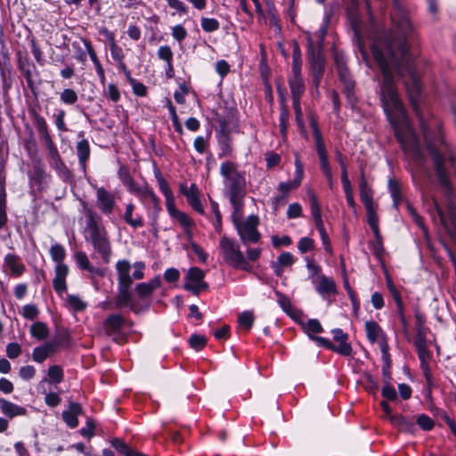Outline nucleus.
I'll return each mask as SVG.
<instances>
[{
  "mask_svg": "<svg viewBox=\"0 0 456 456\" xmlns=\"http://www.w3.org/2000/svg\"><path fill=\"white\" fill-rule=\"evenodd\" d=\"M364 326L368 339L371 343L376 342L382 332L380 326L374 321H367Z\"/></svg>",
  "mask_w": 456,
  "mask_h": 456,
  "instance_id": "72a5a7b5",
  "label": "nucleus"
},
{
  "mask_svg": "<svg viewBox=\"0 0 456 456\" xmlns=\"http://www.w3.org/2000/svg\"><path fill=\"white\" fill-rule=\"evenodd\" d=\"M314 247V240L308 237H303L298 241V250L302 253H307L308 251L312 250Z\"/></svg>",
  "mask_w": 456,
  "mask_h": 456,
  "instance_id": "603ef678",
  "label": "nucleus"
},
{
  "mask_svg": "<svg viewBox=\"0 0 456 456\" xmlns=\"http://www.w3.org/2000/svg\"><path fill=\"white\" fill-rule=\"evenodd\" d=\"M395 422L402 429H404L409 432L412 431L415 428L413 421L403 416H397L395 419Z\"/></svg>",
  "mask_w": 456,
  "mask_h": 456,
  "instance_id": "864d4df0",
  "label": "nucleus"
},
{
  "mask_svg": "<svg viewBox=\"0 0 456 456\" xmlns=\"http://www.w3.org/2000/svg\"><path fill=\"white\" fill-rule=\"evenodd\" d=\"M275 294L278 297V304L280 305V306L282 308L283 311L290 314L292 305L289 298L279 291H275Z\"/></svg>",
  "mask_w": 456,
  "mask_h": 456,
  "instance_id": "3c124183",
  "label": "nucleus"
},
{
  "mask_svg": "<svg viewBox=\"0 0 456 456\" xmlns=\"http://www.w3.org/2000/svg\"><path fill=\"white\" fill-rule=\"evenodd\" d=\"M243 199L244 198H237L236 201L230 200V203L232 207V221L235 227L243 223V221H241Z\"/></svg>",
  "mask_w": 456,
  "mask_h": 456,
  "instance_id": "2f4dec72",
  "label": "nucleus"
},
{
  "mask_svg": "<svg viewBox=\"0 0 456 456\" xmlns=\"http://www.w3.org/2000/svg\"><path fill=\"white\" fill-rule=\"evenodd\" d=\"M82 413V407L77 403H69V409L62 412V419L65 423L71 428H77L78 425L77 416Z\"/></svg>",
  "mask_w": 456,
  "mask_h": 456,
  "instance_id": "f3484780",
  "label": "nucleus"
},
{
  "mask_svg": "<svg viewBox=\"0 0 456 456\" xmlns=\"http://www.w3.org/2000/svg\"><path fill=\"white\" fill-rule=\"evenodd\" d=\"M258 223V217L251 215L241 224L235 227L243 244L247 245L259 241L261 234L257 231Z\"/></svg>",
  "mask_w": 456,
  "mask_h": 456,
  "instance_id": "6e6552de",
  "label": "nucleus"
},
{
  "mask_svg": "<svg viewBox=\"0 0 456 456\" xmlns=\"http://www.w3.org/2000/svg\"><path fill=\"white\" fill-rule=\"evenodd\" d=\"M77 154L78 157L79 165L82 169L86 171V161L90 156V146L86 139H82L77 143Z\"/></svg>",
  "mask_w": 456,
  "mask_h": 456,
  "instance_id": "393cba45",
  "label": "nucleus"
},
{
  "mask_svg": "<svg viewBox=\"0 0 456 456\" xmlns=\"http://www.w3.org/2000/svg\"><path fill=\"white\" fill-rule=\"evenodd\" d=\"M74 257L80 269L86 270L92 273L101 274V272L91 265L88 256L85 252L77 251L75 253Z\"/></svg>",
  "mask_w": 456,
  "mask_h": 456,
  "instance_id": "cd10ccee",
  "label": "nucleus"
},
{
  "mask_svg": "<svg viewBox=\"0 0 456 456\" xmlns=\"http://www.w3.org/2000/svg\"><path fill=\"white\" fill-rule=\"evenodd\" d=\"M128 324L129 326L132 324L131 322H126L125 318H123L120 314H110L109 315L103 322V329L105 333L108 336H111L118 332L121 328L125 324Z\"/></svg>",
  "mask_w": 456,
  "mask_h": 456,
  "instance_id": "ddd939ff",
  "label": "nucleus"
},
{
  "mask_svg": "<svg viewBox=\"0 0 456 456\" xmlns=\"http://www.w3.org/2000/svg\"><path fill=\"white\" fill-rule=\"evenodd\" d=\"M131 286L132 284H118V294L115 299L117 308H122L129 305L132 311L136 312L135 306L131 303Z\"/></svg>",
  "mask_w": 456,
  "mask_h": 456,
  "instance_id": "f8f14e48",
  "label": "nucleus"
},
{
  "mask_svg": "<svg viewBox=\"0 0 456 456\" xmlns=\"http://www.w3.org/2000/svg\"><path fill=\"white\" fill-rule=\"evenodd\" d=\"M364 207L367 212L368 224L372 229L376 239H379V230L378 225L379 218L378 215L376 214L375 204L372 203L370 205H365Z\"/></svg>",
  "mask_w": 456,
  "mask_h": 456,
  "instance_id": "c756f323",
  "label": "nucleus"
},
{
  "mask_svg": "<svg viewBox=\"0 0 456 456\" xmlns=\"http://www.w3.org/2000/svg\"><path fill=\"white\" fill-rule=\"evenodd\" d=\"M333 339L338 342V345L348 344V335L345 333L341 329H334L331 330Z\"/></svg>",
  "mask_w": 456,
  "mask_h": 456,
  "instance_id": "774afa93",
  "label": "nucleus"
},
{
  "mask_svg": "<svg viewBox=\"0 0 456 456\" xmlns=\"http://www.w3.org/2000/svg\"><path fill=\"white\" fill-rule=\"evenodd\" d=\"M61 101L66 104H74L77 101V94L73 89H64L61 94Z\"/></svg>",
  "mask_w": 456,
  "mask_h": 456,
  "instance_id": "de8ad7c7",
  "label": "nucleus"
},
{
  "mask_svg": "<svg viewBox=\"0 0 456 456\" xmlns=\"http://www.w3.org/2000/svg\"><path fill=\"white\" fill-rule=\"evenodd\" d=\"M393 4L390 28L372 39L370 47L373 57H406L413 54L410 53L408 44L415 39V28L402 0H393Z\"/></svg>",
  "mask_w": 456,
  "mask_h": 456,
  "instance_id": "f03ea898",
  "label": "nucleus"
},
{
  "mask_svg": "<svg viewBox=\"0 0 456 456\" xmlns=\"http://www.w3.org/2000/svg\"><path fill=\"white\" fill-rule=\"evenodd\" d=\"M161 285V280L159 276L153 278L148 282L138 283L135 291L141 298H145Z\"/></svg>",
  "mask_w": 456,
  "mask_h": 456,
  "instance_id": "aec40b11",
  "label": "nucleus"
},
{
  "mask_svg": "<svg viewBox=\"0 0 456 456\" xmlns=\"http://www.w3.org/2000/svg\"><path fill=\"white\" fill-rule=\"evenodd\" d=\"M205 273L199 267H191L185 277L184 289L198 295L201 290H206L208 285L203 281Z\"/></svg>",
  "mask_w": 456,
  "mask_h": 456,
  "instance_id": "1a4fd4ad",
  "label": "nucleus"
},
{
  "mask_svg": "<svg viewBox=\"0 0 456 456\" xmlns=\"http://www.w3.org/2000/svg\"><path fill=\"white\" fill-rule=\"evenodd\" d=\"M413 344L420 362L428 361L431 358V353L428 349L425 331L416 332Z\"/></svg>",
  "mask_w": 456,
  "mask_h": 456,
  "instance_id": "2eb2a0df",
  "label": "nucleus"
},
{
  "mask_svg": "<svg viewBox=\"0 0 456 456\" xmlns=\"http://www.w3.org/2000/svg\"><path fill=\"white\" fill-rule=\"evenodd\" d=\"M48 356L47 351L42 346L35 347L32 353L33 360L39 363L43 362Z\"/></svg>",
  "mask_w": 456,
  "mask_h": 456,
  "instance_id": "13d9d810",
  "label": "nucleus"
},
{
  "mask_svg": "<svg viewBox=\"0 0 456 456\" xmlns=\"http://www.w3.org/2000/svg\"><path fill=\"white\" fill-rule=\"evenodd\" d=\"M189 343L193 349L200 351L206 346L207 338L204 336L193 334L191 336Z\"/></svg>",
  "mask_w": 456,
  "mask_h": 456,
  "instance_id": "49530a36",
  "label": "nucleus"
},
{
  "mask_svg": "<svg viewBox=\"0 0 456 456\" xmlns=\"http://www.w3.org/2000/svg\"><path fill=\"white\" fill-rule=\"evenodd\" d=\"M220 248L224 261L235 269L251 272L252 266L241 252L239 244L227 236L220 240Z\"/></svg>",
  "mask_w": 456,
  "mask_h": 456,
  "instance_id": "39448f33",
  "label": "nucleus"
},
{
  "mask_svg": "<svg viewBox=\"0 0 456 456\" xmlns=\"http://www.w3.org/2000/svg\"><path fill=\"white\" fill-rule=\"evenodd\" d=\"M325 61L324 59H311V68L314 83L316 86L319 84L320 79L324 70Z\"/></svg>",
  "mask_w": 456,
  "mask_h": 456,
  "instance_id": "f704fd0d",
  "label": "nucleus"
},
{
  "mask_svg": "<svg viewBox=\"0 0 456 456\" xmlns=\"http://www.w3.org/2000/svg\"><path fill=\"white\" fill-rule=\"evenodd\" d=\"M167 5L175 12L173 15H184L189 12V6L181 0H167Z\"/></svg>",
  "mask_w": 456,
  "mask_h": 456,
  "instance_id": "58836bf2",
  "label": "nucleus"
},
{
  "mask_svg": "<svg viewBox=\"0 0 456 456\" xmlns=\"http://www.w3.org/2000/svg\"><path fill=\"white\" fill-rule=\"evenodd\" d=\"M302 208L298 203H292L289 205L287 209V217L289 219L301 216Z\"/></svg>",
  "mask_w": 456,
  "mask_h": 456,
  "instance_id": "0e129e2a",
  "label": "nucleus"
},
{
  "mask_svg": "<svg viewBox=\"0 0 456 456\" xmlns=\"http://www.w3.org/2000/svg\"><path fill=\"white\" fill-rule=\"evenodd\" d=\"M372 60L377 61L383 75L380 89L382 107L402 149L410 154L416 162L423 161L424 156L419 142L410 126L406 110L394 84L395 74H397L403 81L411 105L419 118L428 151L434 162L438 182L444 188L446 196L450 198L453 190L445 162L450 163L456 176V151L444 139L439 121L435 118L427 120L420 111L419 102L422 86L420 74L413 59H364L366 65H371Z\"/></svg>",
  "mask_w": 456,
  "mask_h": 456,
  "instance_id": "f257e3e1",
  "label": "nucleus"
},
{
  "mask_svg": "<svg viewBox=\"0 0 456 456\" xmlns=\"http://www.w3.org/2000/svg\"><path fill=\"white\" fill-rule=\"evenodd\" d=\"M47 375L50 379V381L55 384L61 383L64 378L63 370L59 365H53L49 367Z\"/></svg>",
  "mask_w": 456,
  "mask_h": 456,
  "instance_id": "a19ab883",
  "label": "nucleus"
},
{
  "mask_svg": "<svg viewBox=\"0 0 456 456\" xmlns=\"http://www.w3.org/2000/svg\"><path fill=\"white\" fill-rule=\"evenodd\" d=\"M202 29L207 33L216 31L220 28L219 21L215 18L202 17L200 20Z\"/></svg>",
  "mask_w": 456,
  "mask_h": 456,
  "instance_id": "ea45409f",
  "label": "nucleus"
},
{
  "mask_svg": "<svg viewBox=\"0 0 456 456\" xmlns=\"http://www.w3.org/2000/svg\"><path fill=\"white\" fill-rule=\"evenodd\" d=\"M172 37L178 42H182L187 37V30L183 25H175L172 28Z\"/></svg>",
  "mask_w": 456,
  "mask_h": 456,
  "instance_id": "5fc2aeb1",
  "label": "nucleus"
},
{
  "mask_svg": "<svg viewBox=\"0 0 456 456\" xmlns=\"http://www.w3.org/2000/svg\"><path fill=\"white\" fill-rule=\"evenodd\" d=\"M52 259L57 263L54 273L55 276L53 280V286L55 291L61 295L67 290L66 277L69 273V268L62 263L66 256V251L62 245L54 244L50 248Z\"/></svg>",
  "mask_w": 456,
  "mask_h": 456,
  "instance_id": "423d86ee",
  "label": "nucleus"
},
{
  "mask_svg": "<svg viewBox=\"0 0 456 456\" xmlns=\"http://www.w3.org/2000/svg\"><path fill=\"white\" fill-rule=\"evenodd\" d=\"M436 205V208L440 216V220L442 224L450 230L452 236L456 240V208L452 205V203H449L447 207V216L443 212L442 208L438 206L437 202L434 200Z\"/></svg>",
  "mask_w": 456,
  "mask_h": 456,
  "instance_id": "9d476101",
  "label": "nucleus"
},
{
  "mask_svg": "<svg viewBox=\"0 0 456 456\" xmlns=\"http://www.w3.org/2000/svg\"><path fill=\"white\" fill-rule=\"evenodd\" d=\"M388 189H389L391 197L393 198L394 206L395 208H397L399 203L402 200V194H401L400 187L395 181L389 180L388 181Z\"/></svg>",
  "mask_w": 456,
  "mask_h": 456,
  "instance_id": "79ce46f5",
  "label": "nucleus"
},
{
  "mask_svg": "<svg viewBox=\"0 0 456 456\" xmlns=\"http://www.w3.org/2000/svg\"><path fill=\"white\" fill-rule=\"evenodd\" d=\"M0 409L4 415L11 419L27 414V410L24 407L14 404L4 398H0Z\"/></svg>",
  "mask_w": 456,
  "mask_h": 456,
  "instance_id": "6ab92c4d",
  "label": "nucleus"
},
{
  "mask_svg": "<svg viewBox=\"0 0 456 456\" xmlns=\"http://www.w3.org/2000/svg\"><path fill=\"white\" fill-rule=\"evenodd\" d=\"M86 240L90 241L94 250L101 256L104 263H109L111 256V246L108 232L103 226L95 221L92 212L86 216Z\"/></svg>",
  "mask_w": 456,
  "mask_h": 456,
  "instance_id": "20e7f679",
  "label": "nucleus"
},
{
  "mask_svg": "<svg viewBox=\"0 0 456 456\" xmlns=\"http://www.w3.org/2000/svg\"><path fill=\"white\" fill-rule=\"evenodd\" d=\"M48 328L45 323L42 322H35L30 327V334L32 337L41 340L48 336Z\"/></svg>",
  "mask_w": 456,
  "mask_h": 456,
  "instance_id": "e433bc0d",
  "label": "nucleus"
},
{
  "mask_svg": "<svg viewBox=\"0 0 456 456\" xmlns=\"http://www.w3.org/2000/svg\"><path fill=\"white\" fill-rule=\"evenodd\" d=\"M38 314V310L35 305H26L22 308V315L28 320H34Z\"/></svg>",
  "mask_w": 456,
  "mask_h": 456,
  "instance_id": "680f3d73",
  "label": "nucleus"
},
{
  "mask_svg": "<svg viewBox=\"0 0 456 456\" xmlns=\"http://www.w3.org/2000/svg\"><path fill=\"white\" fill-rule=\"evenodd\" d=\"M167 107H168V110H169L170 116H171V120H172V123H173L175 130L177 133L182 134L183 133L182 125H181V123L179 121L178 116H177L176 111H175V109L173 106V104H172L170 100H167Z\"/></svg>",
  "mask_w": 456,
  "mask_h": 456,
  "instance_id": "a18cd8bd",
  "label": "nucleus"
},
{
  "mask_svg": "<svg viewBox=\"0 0 456 456\" xmlns=\"http://www.w3.org/2000/svg\"><path fill=\"white\" fill-rule=\"evenodd\" d=\"M289 124V111L286 108H282L280 113V128L281 133L285 134L287 132Z\"/></svg>",
  "mask_w": 456,
  "mask_h": 456,
  "instance_id": "69168bd1",
  "label": "nucleus"
},
{
  "mask_svg": "<svg viewBox=\"0 0 456 456\" xmlns=\"http://www.w3.org/2000/svg\"><path fill=\"white\" fill-rule=\"evenodd\" d=\"M7 223L6 193L4 185H0V229Z\"/></svg>",
  "mask_w": 456,
  "mask_h": 456,
  "instance_id": "4c0bfd02",
  "label": "nucleus"
},
{
  "mask_svg": "<svg viewBox=\"0 0 456 456\" xmlns=\"http://www.w3.org/2000/svg\"><path fill=\"white\" fill-rule=\"evenodd\" d=\"M69 305L75 311H83L86 305L82 299L75 295H70L67 298Z\"/></svg>",
  "mask_w": 456,
  "mask_h": 456,
  "instance_id": "09e8293b",
  "label": "nucleus"
},
{
  "mask_svg": "<svg viewBox=\"0 0 456 456\" xmlns=\"http://www.w3.org/2000/svg\"><path fill=\"white\" fill-rule=\"evenodd\" d=\"M383 360H384V365L382 367V375L384 378V382L389 383L390 380L392 379L391 371H390L391 361H390L388 354L385 350H383Z\"/></svg>",
  "mask_w": 456,
  "mask_h": 456,
  "instance_id": "37998d69",
  "label": "nucleus"
},
{
  "mask_svg": "<svg viewBox=\"0 0 456 456\" xmlns=\"http://www.w3.org/2000/svg\"><path fill=\"white\" fill-rule=\"evenodd\" d=\"M220 175L224 178V193L229 200L236 201L237 198H244L246 194V178L238 166L232 161H224L220 166Z\"/></svg>",
  "mask_w": 456,
  "mask_h": 456,
  "instance_id": "7ed1b4c3",
  "label": "nucleus"
},
{
  "mask_svg": "<svg viewBox=\"0 0 456 456\" xmlns=\"http://www.w3.org/2000/svg\"><path fill=\"white\" fill-rule=\"evenodd\" d=\"M34 120H35V125L37 126V129L38 133L40 134V135L49 133L47 123L42 116L36 114Z\"/></svg>",
  "mask_w": 456,
  "mask_h": 456,
  "instance_id": "4d7b16f0",
  "label": "nucleus"
},
{
  "mask_svg": "<svg viewBox=\"0 0 456 456\" xmlns=\"http://www.w3.org/2000/svg\"><path fill=\"white\" fill-rule=\"evenodd\" d=\"M112 445L124 456H128L131 453L132 449L120 439H114Z\"/></svg>",
  "mask_w": 456,
  "mask_h": 456,
  "instance_id": "052dcab7",
  "label": "nucleus"
},
{
  "mask_svg": "<svg viewBox=\"0 0 456 456\" xmlns=\"http://www.w3.org/2000/svg\"><path fill=\"white\" fill-rule=\"evenodd\" d=\"M134 205L133 203H129L126 207V211L124 214V220L127 224L131 227L136 229L143 226V220L142 216H138L135 218H133V212L134 210Z\"/></svg>",
  "mask_w": 456,
  "mask_h": 456,
  "instance_id": "c85d7f7f",
  "label": "nucleus"
},
{
  "mask_svg": "<svg viewBox=\"0 0 456 456\" xmlns=\"http://www.w3.org/2000/svg\"><path fill=\"white\" fill-rule=\"evenodd\" d=\"M310 208H311V214L314 220L315 226L323 224L322 219V211L320 205L318 203L317 198L314 194L311 195L310 198Z\"/></svg>",
  "mask_w": 456,
  "mask_h": 456,
  "instance_id": "c9c22d12",
  "label": "nucleus"
},
{
  "mask_svg": "<svg viewBox=\"0 0 456 456\" xmlns=\"http://www.w3.org/2000/svg\"><path fill=\"white\" fill-rule=\"evenodd\" d=\"M272 243L274 248H280L281 246H289L292 243V240L288 235H283L282 237L274 235L272 237Z\"/></svg>",
  "mask_w": 456,
  "mask_h": 456,
  "instance_id": "e2e57ef3",
  "label": "nucleus"
},
{
  "mask_svg": "<svg viewBox=\"0 0 456 456\" xmlns=\"http://www.w3.org/2000/svg\"><path fill=\"white\" fill-rule=\"evenodd\" d=\"M96 203L99 209L104 215H110L115 206V198L105 188L100 187L96 191Z\"/></svg>",
  "mask_w": 456,
  "mask_h": 456,
  "instance_id": "9b49d317",
  "label": "nucleus"
},
{
  "mask_svg": "<svg viewBox=\"0 0 456 456\" xmlns=\"http://www.w3.org/2000/svg\"><path fill=\"white\" fill-rule=\"evenodd\" d=\"M313 340L327 349L336 352L343 356H350L353 349L350 344L334 345L330 339L322 337H311Z\"/></svg>",
  "mask_w": 456,
  "mask_h": 456,
  "instance_id": "4468645a",
  "label": "nucleus"
},
{
  "mask_svg": "<svg viewBox=\"0 0 456 456\" xmlns=\"http://www.w3.org/2000/svg\"><path fill=\"white\" fill-rule=\"evenodd\" d=\"M36 369L32 365L22 366L19 370L20 377L24 380H29L34 378Z\"/></svg>",
  "mask_w": 456,
  "mask_h": 456,
  "instance_id": "bf43d9fd",
  "label": "nucleus"
},
{
  "mask_svg": "<svg viewBox=\"0 0 456 456\" xmlns=\"http://www.w3.org/2000/svg\"><path fill=\"white\" fill-rule=\"evenodd\" d=\"M335 60L340 80L344 84V87H346V89L348 91L352 88V86H354V82L352 79V77L349 74L347 69L345 67L344 59Z\"/></svg>",
  "mask_w": 456,
  "mask_h": 456,
  "instance_id": "a878e982",
  "label": "nucleus"
},
{
  "mask_svg": "<svg viewBox=\"0 0 456 456\" xmlns=\"http://www.w3.org/2000/svg\"><path fill=\"white\" fill-rule=\"evenodd\" d=\"M313 134H314V144H315V149H316L318 157L322 156V155H327L328 152H327V150L325 147V143H324L322 133L319 130V128L315 123L313 124Z\"/></svg>",
  "mask_w": 456,
  "mask_h": 456,
  "instance_id": "473e14b6",
  "label": "nucleus"
},
{
  "mask_svg": "<svg viewBox=\"0 0 456 456\" xmlns=\"http://www.w3.org/2000/svg\"><path fill=\"white\" fill-rule=\"evenodd\" d=\"M305 329L313 333H321L323 330L321 322L317 319H309L305 324Z\"/></svg>",
  "mask_w": 456,
  "mask_h": 456,
  "instance_id": "338daca9",
  "label": "nucleus"
},
{
  "mask_svg": "<svg viewBox=\"0 0 456 456\" xmlns=\"http://www.w3.org/2000/svg\"><path fill=\"white\" fill-rule=\"evenodd\" d=\"M21 354V347L18 343L12 342L6 346V355L11 359L17 358Z\"/></svg>",
  "mask_w": 456,
  "mask_h": 456,
  "instance_id": "6e6d98bb",
  "label": "nucleus"
},
{
  "mask_svg": "<svg viewBox=\"0 0 456 456\" xmlns=\"http://www.w3.org/2000/svg\"><path fill=\"white\" fill-rule=\"evenodd\" d=\"M118 273V284H133V278L130 275L131 264L128 260H118L116 263Z\"/></svg>",
  "mask_w": 456,
  "mask_h": 456,
  "instance_id": "a211bd4d",
  "label": "nucleus"
},
{
  "mask_svg": "<svg viewBox=\"0 0 456 456\" xmlns=\"http://www.w3.org/2000/svg\"><path fill=\"white\" fill-rule=\"evenodd\" d=\"M316 290L324 297L326 295L336 291V284L332 279L325 275H319Z\"/></svg>",
  "mask_w": 456,
  "mask_h": 456,
  "instance_id": "4be33fe9",
  "label": "nucleus"
},
{
  "mask_svg": "<svg viewBox=\"0 0 456 456\" xmlns=\"http://www.w3.org/2000/svg\"><path fill=\"white\" fill-rule=\"evenodd\" d=\"M289 89L292 100H300L305 93V87L302 77H289Z\"/></svg>",
  "mask_w": 456,
  "mask_h": 456,
  "instance_id": "bb28decb",
  "label": "nucleus"
},
{
  "mask_svg": "<svg viewBox=\"0 0 456 456\" xmlns=\"http://www.w3.org/2000/svg\"><path fill=\"white\" fill-rule=\"evenodd\" d=\"M139 192V199L143 204L151 203L152 208L159 211L160 209L159 207V199L157 197L155 192L150 188L148 185H144V189L142 191Z\"/></svg>",
  "mask_w": 456,
  "mask_h": 456,
  "instance_id": "b1692460",
  "label": "nucleus"
},
{
  "mask_svg": "<svg viewBox=\"0 0 456 456\" xmlns=\"http://www.w3.org/2000/svg\"><path fill=\"white\" fill-rule=\"evenodd\" d=\"M218 145L220 149L219 158L230 156L232 151V138L225 133H221L218 136Z\"/></svg>",
  "mask_w": 456,
  "mask_h": 456,
  "instance_id": "7c9ffc66",
  "label": "nucleus"
},
{
  "mask_svg": "<svg viewBox=\"0 0 456 456\" xmlns=\"http://www.w3.org/2000/svg\"><path fill=\"white\" fill-rule=\"evenodd\" d=\"M417 423L423 430L426 431L431 430L435 425L433 419L426 414L419 415L417 417Z\"/></svg>",
  "mask_w": 456,
  "mask_h": 456,
  "instance_id": "8fccbe9b",
  "label": "nucleus"
},
{
  "mask_svg": "<svg viewBox=\"0 0 456 456\" xmlns=\"http://www.w3.org/2000/svg\"><path fill=\"white\" fill-rule=\"evenodd\" d=\"M4 263L14 276L21 275L25 270V265L20 263V257L14 254H7L4 257Z\"/></svg>",
  "mask_w": 456,
  "mask_h": 456,
  "instance_id": "5701e85b",
  "label": "nucleus"
},
{
  "mask_svg": "<svg viewBox=\"0 0 456 456\" xmlns=\"http://www.w3.org/2000/svg\"><path fill=\"white\" fill-rule=\"evenodd\" d=\"M295 263L294 256L289 252L281 253L275 262L271 263V266L276 276L281 277L285 267L291 266Z\"/></svg>",
  "mask_w": 456,
  "mask_h": 456,
  "instance_id": "dca6fc26",
  "label": "nucleus"
},
{
  "mask_svg": "<svg viewBox=\"0 0 456 456\" xmlns=\"http://www.w3.org/2000/svg\"><path fill=\"white\" fill-rule=\"evenodd\" d=\"M359 191H360V198L363 205H370L374 203L372 198V189L368 184L367 180L365 178L364 173L362 170L360 178H359Z\"/></svg>",
  "mask_w": 456,
  "mask_h": 456,
  "instance_id": "412c9836",
  "label": "nucleus"
},
{
  "mask_svg": "<svg viewBox=\"0 0 456 456\" xmlns=\"http://www.w3.org/2000/svg\"><path fill=\"white\" fill-rule=\"evenodd\" d=\"M239 323L241 327L249 330L254 322V315L252 312L245 311L239 315Z\"/></svg>",
  "mask_w": 456,
  "mask_h": 456,
  "instance_id": "c03bdc74",
  "label": "nucleus"
},
{
  "mask_svg": "<svg viewBox=\"0 0 456 456\" xmlns=\"http://www.w3.org/2000/svg\"><path fill=\"white\" fill-rule=\"evenodd\" d=\"M338 10V3H334L330 4V8L325 9L322 25L320 26L318 31L308 39L311 57H322L324 54L322 51L321 43L327 34L328 26L330 22L333 12Z\"/></svg>",
  "mask_w": 456,
  "mask_h": 456,
  "instance_id": "0eeeda50",
  "label": "nucleus"
}]
</instances>
